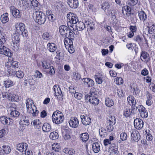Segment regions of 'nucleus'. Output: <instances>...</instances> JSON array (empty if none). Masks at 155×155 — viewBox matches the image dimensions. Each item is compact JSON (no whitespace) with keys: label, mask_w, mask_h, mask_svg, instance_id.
I'll return each instance as SVG.
<instances>
[{"label":"nucleus","mask_w":155,"mask_h":155,"mask_svg":"<svg viewBox=\"0 0 155 155\" xmlns=\"http://www.w3.org/2000/svg\"><path fill=\"white\" fill-rule=\"evenodd\" d=\"M6 37L5 35H1L0 36V54L10 57L12 54L10 49L5 46L6 41Z\"/></svg>","instance_id":"nucleus-1"},{"label":"nucleus","mask_w":155,"mask_h":155,"mask_svg":"<svg viewBox=\"0 0 155 155\" xmlns=\"http://www.w3.org/2000/svg\"><path fill=\"white\" fill-rule=\"evenodd\" d=\"M33 104V101L29 98L26 100V104L27 111L32 114L33 116H36L38 114L39 111L36 109V106L34 105L32 107V104Z\"/></svg>","instance_id":"nucleus-2"},{"label":"nucleus","mask_w":155,"mask_h":155,"mask_svg":"<svg viewBox=\"0 0 155 155\" xmlns=\"http://www.w3.org/2000/svg\"><path fill=\"white\" fill-rule=\"evenodd\" d=\"M34 18L36 22L40 25L44 23L46 20V16L42 12L38 11L34 14Z\"/></svg>","instance_id":"nucleus-3"},{"label":"nucleus","mask_w":155,"mask_h":155,"mask_svg":"<svg viewBox=\"0 0 155 155\" xmlns=\"http://www.w3.org/2000/svg\"><path fill=\"white\" fill-rule=\"evenodd\" d=\"M52 119L54 123L59 124L63 122L64 117L63 114L61 111H56L53 113Z\"/></svg>","instance_id":"nucleus-4"},{"label":"nucleus","mask_w":155,"mask_h":155,"mask_svg":"<svg viewBox=\"0 0 155 155\" xmlns=\"http://www.w3.org/2000/svg\"><path fill=\"white\" fill-rule=\"evenodd\" d=\"M140 136L139 133L136 130L133 131L131 134L130 144L134 146L136 142H138L140 139Z\"/></svg>","instance_id":"nucleus-5"},{"label":"nucleus","mask_w":155,"mask_h":155,"mask_svg":"<svg viewBox=\"0 0 155 155\" xmlns=\"http://www.w3.org/2000/svg\"><path fill=\"white\" fill-rule=\"evenodd\" d=\"M3 98H7L9 100L13 101H17L18 100V97L14 94L10 92H4L2 93Z\"/></svg>","instance_id":"nucleus-6"},{"label":"nucleus","mask_w":155,"mask_h":155,"mask_svg":"<svg viewBox=\"0 0 155 155\" xmlns=\"http://www.w3.org/2000/svg\"><path fill=\"white\" fill-rule=\"evenodd\" d=\"M67 16L68 22L70 23L75 24L78 21V18L76 15L73 13H69L67 14Z\"/></svg>","instance_id":"nucleus-7"},{"label":"nucleus","mask_w":155,"mask_h":155,"mask_svg":"<svg viewBox=\"0 0 155 155\" xmlns=\"http://www.w3.org/2000/svg\"><path fill=\"white\" fill-rule=\"evenodd\" d=\"M134 125L136 129L140 130L142 128L143 126V122L141 119L136 118L134 120Z\"/></svg>","instance_id":"nucleus-8"},{"label":"nucleus","mask_w":155,"mask_h":155,"mask_svg":"<svg viewBox=\"0 0 155 155\" xmlns=\"http://www.w3.org/2000/svg\"><path fill=\"white\" fill-rule=\"evenodd\" d=\"M10 12L13 16L15 18H19L21 17L20 11L15 8L13 6H11L10 8Z\"/></svg>","instance_id":"nucleus-9"},{"label":"nucleus","mask_w":155,"mask_h":155,"mask_svg":"<svg viewBox=\"0 0 155 155\" xmlns=\"http://www.w3.org/2000/svg\"><path fill=\"white\" fill-rule=\"evenodd\" d=\"M138 111L140 112L141 117L145 118L147 117L148 116L147 112L145 108L142 105L139 106Z\"/></svg>","instance_id":"nucleus-10"},{"label":"nucleus","mask_w":155,"mask_h":155,"mask_svg":"<svg viewBox=\"0 0 155 155\" xmlns=\"http://www.w3.org/2000/svg\"><path fill=\"white\" fill-rule=\"evenodd\" d=\"M25 29V26L23 23H20L16 25L15 33L18 35H21L23 33L22 31Z\"/></svg>","instance_id":"nucleus-11"},{"label":"nucleus","mask_w":155,"mask_h":155,"mask_svg":"<svg viewBox=\"0 0 155 155\" xmlns=\"http://www.w3.org/2000/svg\"><path fill=\"white\" fill-rule=\"evenodd\" d=\"M11 149L8 146L4 145L0 147V155L8 154L11 152Z\"/></svg>","instance_id":"nucleus-12"},{"label":"nucleus","mask_w":155,"mask_h":155,"mask_svg":"<svg viewBox=\"0 0 155 155\" xmlns=\"http://www.w3.org/2000/svg\"><path fill=\"white\" fill-rule=\"evenodd\" d=\"M28 147V145L26 143H21L17 145V149L19 152L22 153Z\"/></svg>","instance_id":"nucleus-13"},{"label":"nucleus","mask_w":155,"mask_h":155,"mask_svg":"<svg viewBox=\"0 0 155 155\" xmlns=\"http://www.w3.org/2000/svg\"><path fill=\"white\" fill-rule=\"evenodd\" d=\"M79 122L78 119L76 117H74L71 118L69 123L71 127L75 128L78 126Z\"/></svg>","instance_id":"nucleus-14"},{"label":"nucleus","mask_w":155,"mask_h":155,"mask_svg":"<svg viewBox=\"0 0 155 155\" xmlns=\"http://www.w3.org/2000/svg\"><path fill=\"white\" fill-rule=\"evenodd\" d=\"M82 80L85 86L87 87H92L94 85V81L90 78H84L82 79Z\"/></svg>","instance_id":"nucleus-15"},{"label":"nucleus","mask_w":155,"mask_h":155,"mask_svg":"<svg viewBox=\"0 0 155 155\" xmlns=\"http://www.w3.org/2000/svg\"><path fill=\"white\" fill-rule=\"evenodd\" d=\"M53 90L54 95L55 96H60L62 97V91L59 86L57 85H55L53 87Z\"/></svg>","instance_id":"nucleus-16"},{"label":"nucleus","mask_w":155,"mask_h":155,"mask_svg":"<svg viewBox=\"0 0 155 155\" xmlns=\"http://www.w3.org/2000/svg\"><path fill=\"white\" fill-rule=\"evenodd\" d=\"M81 121L83 124L85 125H89L91 122V119L87 116L84 115L81 116Z\"/></svg>","instance_id":"nucleus-17"},{"label":"nucleus","mask_w":155,"mask_h":155,"mask_svg":"<svg viewBox=\"0 0 155 155\" xmlns=\"http://www.w3.org/2000/svg\"><path fill=\"white\" fill-rule=\"evenodd\" d=\"M68 3L70 7L75 8L78 5V0H68Z\"/></svg>","instance_id":"nucleus-18"},{"label":"nucleus","mask_w":155,"mask_h":155,"mask_svg":"<svg viewBox=\"0 0 155 155\" xmlns=\"http://www.w3.org/2000/svg\"><path fill=\"white\" fill-rule=\"evenodd\" d=\"M140 59L143 61V59H144L146 63H147L150 61L149 55L147 52L145 51H142L140 55Z\"/></svg>","instance_id":"nucleus-19"},{"label":"nucleus","mask_w":155,"mask_h":155,"mask_svg":"<svg viewBox=\"0 0 155 155\" xmlns=\"http://www.w3.org/2000/svg\"><path fill=\"white\" fill-rule=\"evenodd\" d=\"M21 6L23 9L25 10L30 7V0H21Z\"/></svg>","instance_id":"nucleus-20"},{"label":"nucleus","mask_w":155,"mask_h":155,"mask_svg":"<svg viewBox=\"0 0 155 155\" xmlns=\"http://www.w3.org/2000/svg\"><path fill=\"white\" fill-rule=\"evenodd\" d=\"M47 48L50 52H53L57 49V46L54 43H48L47 45Z\"/></svg>","instance_id":"nucleus-21"},{"label":"nucleus","mask_w":155,"mask_h":155,"mask_svg":"<svg viewBox=\"0 0 155 155\" xmlns=\"http://www.w3.org/2000/svg\"><path fill=\"white\" fill-rule=\"evenodd\" d=\"M10 111V117L12 119L16 118L18 117L20 115L19 111L16 109H15V108H13L12 110H11Z\"/></svg>","instance_id":"nucleus-22"},{"label":"nucleus","mask_w":155,"mask_h":155,"mask_svg":"<svg viewBox=\"0 0 155 155\" xmlns=\"http://www.w3.org/2000/svg\"><path fill=\"white\" fill-rule=\"evenodd\" d=\"M97 96H91L90 100V103L92 104L94 106L97 105L99 103V100L97 98Z\"/></svg>","instance_id":"nucleus-23"},{"label":"nucleus","mask_w":155,"mask_h":155,"mask_svg":"<svg viewBox=\"0 0 155 155\" xmlns=\"http://www.w3.org/2000/svg\"><path fill=\"white\" fill-rule=\"evenodd\" d=\"M81 140L83 142H86L89 138V135L87 133L81 134L80 136Z\"/></svg>","instance_id":"nucleus-24"},{"label":"nucleus","mask_w":155,"mask_h":155,"mask_svg":"<svg viewBox=\"0 0 155 155\" xmlns=\"http://www.w3.org/2000/svg\"><path fill=\"white\" fill-rule=\"evenodd\" d=\"M85 23L87 26L88 29H90L91 30H92L95 27L94 22L91 20L86 21H85Z\"/></svg>","instance_id":"nucleus-25"},{"label":"nucleus","mask_w":155,"mask_h":155,"mask_svg":"<svg viewBox=\"0 0 155 155\" xmlns=\"http://www.w3.org/2000/svg\"><path fill=\"white\" fill-rule=\"evenodd\" d=\"M68 27L65 25H62L59 27V32L61 35H64L66 33V31L68 29Z\"/></svg>","instance_id":"nucleus-26"},{"label":"nucleus","mask_w":155,"mask_h":155,"mask_svg":"<svg viewBox=\"0 0 155 155\" xmlns=\"http://www.w3.org/2000/svg\"><path fill=\"white\" fill-rule=\"evenodd\" d=\"M148 31L149 34L152 35V36H155V26L154 25L150 26H148Z\"/></svg>","instance_id":"nucleus-27"},{"label":"nucleus","mask_w":155,"mask_h":155,"mask_svg":"<svg viewBox=\"0 0 155 155\" xmlns=\"http://www.w3.org/2000/svg\"><path fill=\"white\" fill-rule=\"evenodd\" d=\"M92 147L95 153H98L100 149L99 144L97 142L93 144Z\"/></svg>","instance_id":"nucleus-28"},{"label":"nucleus","mask_w":155,"mask_h":155,"mask_svg":"<svg viewBox=\"0 0 155 155\" xmlns=\"http://www.w3.org/2000/svg\"><path fill=\"white\" fill-rule=\"evenodd\" d=\"M138 16L140 20L143 21L145 20L147 18V15L143 11H140L139 12Z\"/></svg>","instance_id":"nucleus-29"},{"label":"nucleus","mask_w":155,"mask_h":155,"mask_svg":"<svg viewBox=\"0 0 155 155\" xmlns=\"http://www.w3.org/2000/svg\"><path fill=\"white\" fill-rule=\"evenodd\" d=\"M43 130L46 132H48L51 130V126L48 123H44L42 127Z\"/></svg>","instance_id":"nucleus-30"},{"label":"nucleus","mask_w":155,"mask_h":155,"mask_svg":"<svg viewBox=\"0 0 155 155\" xmlns=\"http://www.w3.org/2000/svg\"><path fill=\"white\" fill-rule=\"evenodd\" d=\"M85 25L86 24H85L83 22L80 21L77 23L76 26L79 30L81 31L83 30L85 28Z\"/></svg>","instance_id":"nucleus-31"},{"label":"nucleus","mask_w":155,"mask_h":155,"mask_svg":"<svg viewBox=\"0 0 155 155\" xmlns=\"http://www.w3.org/2000/svg\"><path fill=\"white\" fill-rule=\"evenodd\" d=\"M8 119L11 122H13L12 121L13 120L12 119H11L10 118H8L7 117H2L0 118V120L1 121V123L4 124H7L8 123Z\"/></svg>","instance_id":"nucleus-32"},{"label":"nucleus","mask_w":155,"mask_h":155,"mask_svg":"<svg viewBox=\"0 0 155 155\" xmlns=\"http://www.w3.org/2000/svg\"><path fill=\"white\" fill-rule=\"evenodd\" d=\"M127 101L130 105H135L136 104V101L134 97L131 96H130L127 97Z\"/></svg>","instance_id":"nucleus-33"},{"label":"nucleus","mask_w":155,"mask_h":155,"mask_svg":"<svg viewBox=\"0 0 155 155\" xmlns=\"http://www.w3.org/2000/svg\"><path fill=\"white\" fill-rule=\"evenodd\" d=\"M30 7L31 8H34L37 9V8L38 6L39 3L37 0H30Z\"/></svg>","instance_id":"nucleus-34"},{"label":"nucleus","mask_w":155,"mask_h":155,"mask_svg":"<svg viewBox=\"0 0 155 155\" xmlns=\"http://www.w3.org/2000/svg\"><path fill=\"white\" fill-rule=\"evenodd\" d=\"M8 14L6 13L5 14L2 15L1 17V20L2 22L5 23L8 22Z\"/></svg>","instance_id":"nucleus-35"},{"label":"nucleus","mask_w":155,"mask_h":155,"mask_svg":"<svg viewBox=\"0 0 155 155\" xmlns=\"http://www.w3.org/2000/svg\"><path fill=\"white\" fill-rule=\"evenodd\" d=\"M49 137L51 139L55 140L58 139L59 137V135L57 132L54 131L50 133Z\"/></svg>","instance_id":"nucleus-36"},{"label":"nucleus","mask_w":155,"mask_h":155,"mask_svg":"<svg viewBox=\"0 0 155 155\" xmlns=\"http://www.w3.org/2000/svg\"><path fill=\"white\" fill-rule=\"evenodd\" d=\"M105 104L107 107H110L114 104V103L111 99L107 98L105 101Z\"/></svg>","instance_id":"nucleus-37"},{"label":"nucleus","mask_w":155,"mask_h":155,"mask_svg":"<svg viewBox=\"0 0 155 155\" xmlns=\"http://www.w3.org/2000/svg\"><path fill=\"white\" fill-rule=\"evenodd\" d=\"M132 114L130 109L126 108L123 113L124 116L126 117H130Z\"/></svg>","instance_id":"nucleus-38"},{"label":"nucleus","mask_w":155,"mask_h":155,"mask_svg":"<svg viewBox=\"0 0 155 155\" xmlns=\"http://www.w3.org/2000/svg\"><path fill=\"white\" fill-rule=\"evenodd\" d=\"M65 133H64V138L65 140H68L70 139L71 137L70 135V130H65Z\"/></svg>","instance_id":"nucleus-39"},{"label":"nucleus","mask_w":155,"mask_h":155,"mask_svg":"<svg viewBox=\"0 0 155 155\" xmlns=\"http://www.w3.org/2000/svg\"><path fill=\"white\" fill-rule=\"evenodd\" d=\"M110 5L109 3L107 2H105L101 5V8L104 11L109 9Z\"/></svg>","instance_id":"nucleus-40"},{"label":"nucleus","mask_w":155,"mask_h":155,"mask_svg":"<svg viewBox=\"0 0 155 155\" xmlns=\"http://www.w3.org/2000/svg\"><path fill=\"white\" fill-rule=\"evenodd\" d=\"M4 84L6 88H8L10 86H12L13 85V82L11 80L8 79L4 81Z\"/></svg>","instance_id":"nucleus-41"},{"label":"nucleus","mask_w":155,"mask_h":155,"mask_svg":"<svg viewBox=\"0 0 155 155\" xmlns=\"http://www.w3.org/2000/svg\"><path fill=\"white\" fill-rule=\"evenodd\" d=\"M72 40L70 38H65L64 40V43L66 45L68 44V46H73Z\"/></svg>","instance_id":"nucleus-42"},{"label":"nucleus","mask_w":155,"mask_h":155,"mask_svg":"<svg viewBox=\"0 0 155 155\" xmlns=\"http://www.w3.org/2000/svg\"><path fill=\"white\" fill-rule=\"evenodd\" d=\"M51 36L48 32L44 33L42 35V38L44 40H48L51 38Z\"/></svg>","instance_id":"nucleus-43"},{"label":"nucleus","mask_w":155,"mask_h":155,"mask_svg":"<svg viewBox=\"0 0 155 155\" xmlns=\"http://www.w3.org/2000/svg\"><path fill=\"white\" fill-rule=\"evenodd\" d=\"M99 134L100 136L103 138L105 137L106 134V130L104 128H102L101 129H99Z\"/></svg>","instance_id":"nucleus-44"},{"label":"nucleus","mask_w":155,"mask_h":155,"mask_svg":"<svg viewBox=\"0 0 155 155\" xmlns=\"http://www.w3.org/2000/svg\"><path fill=\"white\" fill-rule=\"evenodd\" d=\"M98 92L96 91V89L94 87L91 88L90 91V94L91 96H98Z\"/></svg>","instance_id":"nucleus-45"},{"label":"nucleus","mask_w":155,"mask_h":155,"mask_svg":"<svg viewBox=\"0 0 155 155\" xmlns=\"http://www.w3.org/2000/svg\"><path fill=\"white\" fill-rule=\"evenodd\" d=\"M113 124L110 123V122H108L107 123V130L109 132L112 131L114 129Z\"/></svg>","instance_id":"nucleus-46"},{"label":"nucleus","mask_w":155,"mask_h":155,"mask_svg":"<svg viewBox=\"0 0 155 155\" xmlns=\"http://www.w3.org/2000/svg\"><path fill=\"white\" fill-rule=\"evenodd\" d=\"M42 66L43 68L45 69H49L51 67L50 64L46 61H44L42 62Z\"/></svg>","instance_id":"nucleus-47"},{"label":"nucleus","mask_w":155,"mask_h":155,"mask_svg":"<svg viewBox=\"0 0 155 155\" xmlns=\"http://www.w3.org/2000/svg\"><path fill=\"white\" fill-rule=\"evenodd\" d=\"M19 35H14V37L12 38V42H15L16 44H18L19 42Z\"/></svg>","instance_id":"nucleus-48"},{"label":"nucleus","mask_w":155,"mask_h":155,"mask_svg":"<svg viewBox=\"0 0 155 155\" xmlns=\"http://www.w3.org/2000/svg\"><path fill=\"white\" fill-rule=\"evenodd\" d=\"M28 81L30 85H33L35 84V81L33 79L32 76H28L27 78Z\"/></svg>","instance_id":"nucleus-49"},{"label":"nucleus","mask_w":155,"mask_h":155,"mask_svg":"<svg viewBox=\"0 0 155 155\" xmlns=\"http://www.w3.org/2000/svg\"><path fill=\"white\" fill-rule=\"evenodd\" d=\"M15 74L17 77L20 78H22L24 76V73L21 71H17L15 73Z\"/></svg>","instance_id":"nucleus-50"},{"label":"nucleus","mask_w":155,"mask_h":155,"mask_svg":"<svg viewBox=\"0 0 155 155\" xmlns=\"http://www.w3.org/2000/svg\"><path fill=\"white\" fill-rule=\"evenodd\" d=\"M133 89L134 90L133 93L137 95H139L140 90L139 89L138 87L135 86L133 87Z\"/></svg>","instance_id":"nucleus-51"},{"label":"nucleus","mask_w":155,"mask_h":155,"mask_svg":"<svg viewBox=\"0 0 155 155\" xmlns=\"http://www.w3.org/2000/svg\"><path fill=\"white\" fill-rule=\"evenodd\" d=\"M146 134H147L146 136V139L148 141H151V140L153 139V136L151 135L149 133L150 131L149 130H148V132L147 130L146 131Z\"/></svg>","instance_id":"nucleus-52"},{"label":"nucleus","mask_w":155,"mask_h":155,"mask_svg":"<svg viewBox=\"0 0 155 155\" xmlns=\"http://www.w3.org/2000/svg\"><path fill=\"white\" fill-rule=\"evenodd\" d=\"M120 139L122 141L125 140L127 139V135L125 132L121 133L120 134Z\"/></svg>","instance_id":"nucleus-53"},{"label":"nucleus","mask_w":155,"mask_h":155,"mask_svg":"<svg viewBox=\"0 0 155 155\" xmlns=\"http://www.w3.org/2000/svg\"><path fill=\"white\" fill-rule=\"evenodd\" d=\"M138 108V107H137L136 106H135V105H132L131 112L132 114L133 115L135 114Z\"/></svg>","instance_id":"nucleus-54"},{"label":"nucleus","mask_w":155,"mask_h":155,"mask_svg":"<svg viewBox=\"0 0 155 155\" xmlns=\"http://www.w3.org/2000/svg\"><path fill=\"white\" fill-rule=\"evenodd\" d=\"M118 152V149L117 147H114L111 150L110 153L113 155H117Z\"/></svg>","instance_id":"nucleus-55"},{"label":"nucleus","mask_w":155,"mask_h":155,"mask_svg":"<svg viewBox=\"0 0 155 155\" xmlns=\"http://www.w3.org/2000/svg\"><path fill=\"white\" fill-rule=\"evenodd\" d=\"M116 121V120L114 116H111V117H110L108 122H110V123L114 125L115 124Z\"/></svg>","instance_id":"nucleus-56"},{"label":"nucleus","mask_w":155,"mask_h":155,"mask_svg":"<svg viewBox=\"0 0 155 155\" xmlns=\"http://www.w3.org/2000/svg\"><path fill=\"white\" fill-rule=\"evenodd\" d=\"M74 96L78 100L81 99L82 97V95L81 93L76 92L74 93Z\"/></svg>","instance_id":"nucleus-57"},{"label":"nucleus","mask_w":155,"mask_h":155,"mask_svg":"<svg viewBox=\"0 0 155 155\" xmlns=\"http://www.w3.org/2000/svg\"><path fill=\"white\" fill-rule=\"evenodd\" d=\"M115 81L117 84H121L123 83V80L121 78H117Z\"/></svg>","instance_id":"nucleus-58"},{"label":"nucleus","mask_w":155,"mask_h":155,"mask_svg":"<svg viewBox=\"0 0 155 155\" xmlns=\"http://www.w3.org/2000/svg\"><path fill=\"white\" fill-rule=\"evenodd\" d=\"M21 122H22V124L24 125H28L29 123L28 120L26 118V117L24 119L23 118L21 120Z\"/></svg>","instance_id":"nucleus-59"},{"label":"nucleus","mask_w":155,"mask_h":155,"mask_svg":"<svg viewBox=\"0 0 155 155\" xmlns=\"http://www.w3.org/2000/svg\"><path fill=\"white\" fill-rule=\"evenodd\" d=\"M96 82L98 84H101L102 82V80L101 78L98 76L95 75V76Z\"/></svg>","instance_id":"nucleus-60"},{"label":"nucleus","mask_w":155,"mask_h":155,"mask_svg":"<svg viewBox=\"0 0 155 155\" xmlns=\"http://www.w3.org/2000/svg\"><path fill=\"white\" fill-rule=\"evenodd\" d=\"M66 38H70L71 39H74V31L71 29V31L69 34H68L67 37Z\"/></svg>","instance_id":"nucleus-61"},{"label":"nucleus","mask_w":155,"mask_h":155,"mask_svg":"<svg viewBox=\"0 0 155 155\" xmlns=\"http://www.w3.org/2000/svg\"><path fill=\"white\" fill-rule=\"evenodd\" d=\"M138 1V0H129V4L134 6L137 3Z\"/></svg>","instance_id":"nucleus-62"},{"label":"nucleus","mask_w":155,"mask_h":155,"mask_svg":"<svg viewBox=\"0 0 155 155\" xmlns=\"http://www.w3.org/2000/svg\"><path fill=\"white\" fill-rule=\"evenodd\" d=\"M124 7L128 13V15H130L131 13V8L127 5L124 6Z\"/></svg>","instance_id":"nucleus-63"},{"label":"nucleus","mask_w":155,"mask_h":155,"mask_svg":"<svg viewBox=\"0 0 155 155\" xmlns=\"http://www.w3.org/2000/svg\"><path fill=\"white\" fill-rule=\"evenodd\" d=\"M52 148L53 150L56 151L59 150V149L60 148V147L58 144H54L52 145Z\"/></svg>","instance_id":"nucleus-64"}]
</instances>
